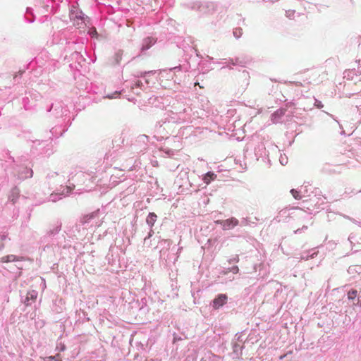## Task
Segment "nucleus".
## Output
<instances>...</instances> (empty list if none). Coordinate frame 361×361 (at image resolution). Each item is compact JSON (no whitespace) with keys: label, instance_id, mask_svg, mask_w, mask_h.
Segmentation results:
<instances>
[{"label":"nucleus","instance_id":"obj_1","mask_svg":"<svg viewBox=\"0 0 361 361\" xmlns=\"http://www.w3.org/2000/svg\"><path fill=\"white\" fill-rule=\"evenodd\" d=\"M27 160L25 157L15 160L11 156L8 157V160L6 163L11 164V175L18 180H23L26 178L32 177L33 171L32 169L27 167L25 164H18V163L24 162Z\"/></svg>","mask_w":361,"mask_h":361},{"label":"nucleus","instance_id":"obj_2","mask_svg":"<svg viewBox=\"0 0 361 361\" xmlns=\"http://www.w3.org/2000/svg\"><path fill=\"white\" fill-rule=\"evenodd\" d=\"M155 73V71H139L133 74V79L130 81H126L125 87L130 88L135 94L139 95L140 90H144L149 85V81L146 78L148 75Z\"/></svg>","mask_w":361,"mask_h":361},{"label":"nucleus","instance_id":"obj_3","mask_svg":"<svg viewBox=\"0 0 361 361\" xmlns=\"http://www.w3.org/2000/svg\"><path fill=\"white\" fill-rule=\"evenodd\" d=\"M62 224L57 221L54 224L49 226L46 234L41 238V243H46L47 247H60V243L56 238L59 231L61 230Z\"/></svg>","mask_w":361,"mask_h":361},{"label":"nucleus","instance_id":"obj_4","mask_svg":"<svg viewBox=\"0 0 361 361\" xmlns=\"http://www.w3.org/2000/svg\"><path fill=\"white\" fill-rule=\"evenodd\" d=\"M190 68V63L186 62L185 63L171 68L168 71L163 70L161 71V74L163 75V73H166L169 79H171L175 83L179 84L181 81L182 73L188 72Z\"/></svg>","mask_w":361,"mask_h":361},{"label":"nucleus","instance_id":"obj_5","mask_svg":"<svg viewBox=\"0 0 361 361\" xmlns=\"http://www.w3.org/2000/svg\"><path fill=\"white\" fill-rule=\"evenodd\" d=\"M44 109L47 112L51 113V116L56 118H63L69 114L67 106L61 101H56L47 104Z\"/></svg>","mask_w":361,"mask_h":361},{"label":"nucleus","instance_id":"obj_6","mask_svg":"<svg viewBox=\"0 0 361 361\" xmlns=\"http://www.w3.org/2000/svg\"><path fill=\"white\" fill-rule=\"evenodd\" d=\"M187 6L200 15H207L212 13L216 10V4L214 2H191Z\"/></svg>","mask_w":361,"mask_h":361},{"label":"nucleus","instance_id":"obj_7","mask_svg":"<svg viewBox=\"0 0 361 361\" xmlns=\"http://www.w3.org/2000/svg\"><path fill=\"white\" fill-rule=\"evenodd\" d=\"M191 108L185 107L181 111L172 113L171 120L177 123H189L191 121Z\"/></svg>","mask_w":361,"mask_h":361},{"label":"nucleus","instance_id":"obj_8","mask_svg":"<svg viewBox=\"0 0 361 361\" xmlns=\"http://www.w3.org/2000/svg\"><path fill=\"white\" fill-rule=\"evenodd\" d=\"M180 250L181 248H178L177 252L180 251ZM175 246H173L169 252H167V250L162 249L160 250V258L161 259L164 260L166 264L171 263L173 264L178 258V252L175 253Z\"/></svg>","mask_w":361,"mask_h":361},{"label":"nucleus","instance_id":"obj_9","mask_svg":"<svg viewBox=\"0 0 361 361\" xmlns=\"http://www.w3.org/2000/svg\"><path fill=\"white\" fill-rule=\"evenodd\" d=\"M27 94L23 99V106L27 110L32 109L35 106V102L41 98V94L37 91H30Z\"/></svg>","mask_w":361,"mask_h":361},{"label":"nucleus","instance_id":"obj_10","mask_svg":"<svg viewBox=\"0 0 361 361\" xmlns=\"http://www.w3.org/2000/svg\"><path fill=\"white\" fill-rule=\"evenodd\" d=\"M42 145V147L39 149L42 150L41 153L44 154L46 156H50L54 152V146L51 143L46 144V142L44 140H36L34 142V146L37 147V146Z\"/></svg>","mask_w":361,"mask_h":361},{"label":"nucleus","instance_id":"obj_11","mask_svg":"<svg viewBox=\"0 0 361 361\" xmlns=\"http://www.w3.org/2000/svg\"><path fill=\"white\" fill-rule=\"evenodd\" d=\"M72 190V188L69 186H66L60 190V192H53L50 195L49 197V201L56 202L62 199L63 197L67 196Z\"/></svg>","mask_w":361,"mask_h":361},{"label":"nucleus","instance_id":"obj_12","mask_svg":"<svg viewBox=\"0 0 361 361\" xmlns=\"http://www.w3.org/2000/svg\"><path fill=\"white\" fill-rule=\"evenodd\" d=\"M215 223L222 226L224 230H230L239 225V221L234 217L226 220H217Z\"/></svg>","mask_w":361,"mask_h":361},{"label":"nucleus","instance_id":"obj_13","mask_svg":"<svg viewBox=\"0 0 361 361\" xmlns=\"http://www.w3.org/2000/svg\"><path fill=\"white\" fill-rule=\"evenodd\" d=\"M38 296V292L35 290H31L27 292L26 295H21V301L26 305L30 306L36 302Z\"/></svg>","mask_w":361,"mask_h":361},{"label":"nucleus","instance_id":"obj_14","mask_svg":"<svg viewBox=\"0 0 361 361\" xmlns=\"http://www.w3.org/2000/svg\"><path fill=\"white\" fill-rule=\"evenodd\" d=\"M65 309L64 301L62 298H56L53 300L51 310L54 313H61Z\"/></svg>","mask_w":361,"mask_h":361},{"label":"nucleus","instance_id":"obj_15","mask_svg":"<svg viewBox=\"0 0 361 361\" xmlns=\"http://www.w3.org/2000/svg\"><path fill=\"white\" fill-rule=\"evenodd\" d=\"M228 297L226 294H219L213 300L212 306L214 309L217 310L225 305L227 302Z\"/></svg>","mask_w":361,"mask_h":361},{"label":"nucleus","instance_id":"obj_16","mask_svg":"<svg viewBox=\"0 0 361 361\" xmlns=\"http://www.w3.org/2000/svg\"><path fill=\"white\" fill-rule=\"evenodd\" d=\"M248 60L241 58V57H236L235 59H229L228 60V62L224 63L223 68L227 66L228 67L230 64L233 66H240L241 67H245L247 63Z\"/></svg>","mask_w":361,"mask_h":361},{"label":"nucleus","instance_id":"obj_17","mask_svg":"<svg viewBox=\"0 0 361 361\" xmlns=\"http://www.w3.org/2000/svg\"><path fill=\"white\" fill-rule=\"evenodd\" d=\"M255 154L257 158L264 157H267V158H269V151L267 150V148L263 142L259 143L255 147Z\"/></svg>","mask_w":361,"mask_h":361},{"label":"nucleus","instance_id":"obj_18","mask_svg":"<svg viewBox=\"0 0 361 361\" xmlns=\"http://www.w3.org/2000/svg\"><path fill=\"white\" fill-rule=\"evenodd\" d=\"M68 126L65 125L63 127L62 125L56 126L50 130V133L53 137H59L61 136L67 130Z\"/></svg>","mask_w":361,"mask_h":361},{"label":"nucleus","instance_id":"obj_19","mask_svg":"<svg viewBox=\"0 0 361 361\" xmlns=\"http://www.w3.org/2000/svg\"><path fill=\"white\" fill-rule=\"evenodd\" d=\"M156 42V40L150 37H146L142 40L140 51L142 53L145 52Z\"/></svg>","mask_w":361,"mask_h":361},{"label":"nucleus","instance_id":"obj_20","mask_svg":"<svg viewBox=\"0 0 361 361\" xmlns=\"http://www.w3.org/2000/svg\"><path fill=\"white\" fill-rule=\"evenodd\" d=\"M286 110L285 109H277L272 115L271 120L273 123H280L281 118L285 115Z\"/></svg>","mask_w":361,"mask_h":361},{"label":"nucleus","instance_id":"obj_21","mask_svg":"<svg viewBox=\"0 0 361 361\" xmlns=\"http://www.w3.org/2000/svg\"><path fill=\"white\" fill-rule=\"evenodd\" d=\"M20 190L17 186L11 189L8 199L13 204H16L17 200L20 197Z\"/></svg>","mask_w":361,"mask_h":361},{"label":"nucleus","instance_id":"obj_22","mask_svg":"<svg viewBox=\"0 0 361 361\" xmlns=\"http://www.w3.org/2000/svg\"><path fill=\"white\" fill-rule=\"evenodd\" d=\"M343 75L344 78L349 80H352L355 78V76H359V72H357V70H356L355 68H353L351 70L345 71L343 73Z\"/></svg>","mask_w":361,"mask_h":361},{"label":"nucleus","instance_id":"obj_23","mask_svg":"<svg viewBox=\"0 0 361 361\" xmlns=\"http://www.w3.org/2000/svg\"><path fill=\"white\" fill-rule=\"evenodd\" d=\"M232 348H233V354H234L233 357H239L240 355H242V350L243 349V346L239 345L238 343L233 342L232 343Z\"/></svg>","mask_w":361,"mask_h":361},{"label":"nucleus","instance_id":"obj_24","mask_svg":"<svg viewBox=\"0 0 361 361\" xmlns=\"http://www.w3.org/2000/svg\"><path fill=\"white\" fill-rule=\"evenodd\" d=\"M157 219V216L154 213L150 212V213H149L148 216H147L146 223L152 228V227L154 226V223L156 222Z\"/></svg>","mask_w":361,"mask_h":361},{"label":"nucleus","instance_id":"obj_25","mask_svg":"<svg viewBox=\"0 0 361 361\" xmlns=\"http://www.w3.org/2000/svg\"><path fill=\"white\" fill-rule=\"evenodd\" d=\"M19 260V257L14 255H9L5 257H3L0 259V262L2 263L4 262H16Z\"/></svg>","mask_w":361,"mask_h":361},{"label":"nucleus","instance_id":"obj_26","mask_svg":"<svg viewBox=\"0 0 361 361\" xmlns=\"http://www.w3.org/2000/svg\"><path fill=\"white\" fill-rule=\"evenodd\" d=\"M25 18V20L30 23H33L35 21V16L33 15L32 9L31 8H27Z\"/></svg>","mask_w":361,"mask_h":361},{"label":"nucleus","instance_id":"obj_27","mask_svg":"<svg viewBox=\"0 0 361 361\" xmlns=\"http://www.w3.org/2000/svg\"><path fill=\"white\" fill-rule=\"evenodd\" d=\"M216 178V174L214 172L209 171L203 177V180L205 183L209 184L212 180Z\"/></svg>","mask_w":361,"mask_h":361},{"label":"nucleus","instance_id":"obj_28","mask_svg":"<svg viewBox=\"0 0 361 361\" xmlns=\"http://www.w3.org/2000/svg\"><path fill=\"white\" fill-rule=\"evenodd\" d=\"M8 235V228L6 226H0V240L1 241H5L7 239H9Z\"/></svg>","mask_w":361,"mask_h":361},{"label":"nucleus","instance_id":"obj_29","mask_svg":"<svg viewBox=\"0 0 361 361\" xmlns=\"http://www.w3.org/2000/svg\"><path fill=\"white\" fill-rule=\"evenodd\" d=\"M171 245V242L170 240H161L159 242V246L161 247V250H167V252L169 251Z\"/></svg>","mask_w":361,"mask_h":361},{"label":"nucleus","instance_id":"obj_30","mask_svg":"<svg viewBox=\"0 0 361 361\" xmlns=\"http://www.w3.org/2000/svg\"><path fill=\"white\" fill-rule=\"evenodd\" d=\"M123 56V51L122 50H118L115 52L114 56V61L113 63L116 65H118L120 63V61L122 59Z\"/></svg>","mask_w":361,"mask_h":361},{"label":"nucleus","instance_id":"obj_31","mask_svg":"<svg viewBox=\"0 0 361 361\" xmlns=\"http://www.w3.org/2000/svg\"><path fill=\"white\" fill-rule=\"evenodd\" d=\"M148 141V137L145 135H141L138 136L137 142H142L144 144L143 149H141L140 152H142L144 150L147 149V142Z\"/></svg>","mask_w":361,"mask_h":361},{"label":"nucleus","instance_id":"obj_32","mask_svg":"<svg viewBox=\"0 0 361 361\" xmlns=\"http://www.w3.org/2000/svg\"><path fill=\"white\" fill-rule=\"evenodd\" d=\"M44 361H62L61 357L60 354H56V355H51L44 357Z\"/></svg>","mask_w":361,"mask_h":361},{"label":"nucleus","instance_id":"obj_33","mask_svg":"<svg viewBox=\"0 0 361 361\" xmlns=\"http://www.w3.org/2000/svg\"><path fill=\"white\" fill-rule=\"evenodd\" d=\"M162 150L169 157H171L174 156L178 152V151L176 150V149H169V148H167V147L166 148H164Z\"/></svg>","mask_w":361,"mask_h":361},{"label":"nucleus","instance_id":"obj_34","mask_svg":"<svg viewBox=\"0 0 361 361\" xmlns=\"http://www.w3.org/2000/svg\"><path fill=\"white\" fill-rule=\"evenodd\" d=\"M357 295V290L355 289H352L348 293V300H354Z\"/></svg>","mask_w":361,"mask_h":361},{"label":"nucleus","instance_id":"obj_35","mask_svg":"<svg viewBox=\"0 0 361 361\" xmlns=\"http://www.w3.org/2000/svg\"><path fill=\"white\" fill-rule=\"evenodd\" d=\"M72 56L73 59H75L77 61H78V63H80L81 61H84L83 56L80 54V52L75 51L73 53Z\"/></svg>","mask_w":361,"mask_h":361},{"label":"nucleus","instance_id":"obj_36","mask_svg":"<svg viewBox=\"0 0 361 361\" xmlns=\"http://www.w3.org/2000/svg\"><path fill=\"white\" fill-rule=\"evenodd\" d=\"M300 191H298L295 189H292L290 190V193L295 200H300L302 198V196L300 195Z\"/></svg>","mask_w":361,"mask_h":361},{"label":"nucleus","instance_id":"obj_37","mask_svg":"<svg viewBox=\"0 0 361 361\" xmlns=\"http://www.w3.org/2000/svg\"><path fill=\"white\" fill-rule=\"evenodd\" d=\"M316 255H317V252H314L311 253L310 255H309V254L302 255L300 258H301V259L307 260L309 259L314 258Z\"/></svg>","mask_w":361,"mask_h":361},{"label":"nucleus","instance_id":"obj_38","mask_svg":"<svg viewBox=\"0 0 361 361\" xmlns=\"http://www.w3.org/2000/svg\"><path fill=\"white\" fill-rule=\"evenodd\" d=\"M125 90L124 89H123L121 91H116L114 92V93L111 94H109L107 96L108 98L109 99H114V98H117L118 97L119 94H121L122 92H123Z\"/></svg>","mask_w":361,"mask_h":361},{"label":"nucleus","instance_id":"obj_39","mask_svg":"<svg viewBox=\"0 0 361 361\" xmlns=\"http://www.w3.org/2000/svg\"><path fill=\"white\" fill-rule=\"evenodd\" d=\"M279 161L281 165L285 166L288 164V157L286 155H280Z\"/></svg>","mask_w":361,"mask_h":361},{"label":"nucleus","instance_id":"obj_40","mask_svg":"<svg viewBox=\"0 0 361 361\" xmlns=\"http://www.w3.org/2000/svg\"><path fill=\"white\" fill-rule=\"evenodd\" d=\"M243 32L241 28H236L233 30V35L236 39H238L241 37Z\"/></svg>","mask_w":361,"mask_h":361},{"label":"nucleus","instance_id":"obj_41","mask_svg":"<svg viewBox=\"0 0 361 361\" xmlns=\"http://www.w3.org/2000/svg\"><path fill=\"white\" fill-rule=\"evenodd\" d=\"M228 271L232 272L233 274H237L239 271V269L238 266H233L231 268H228L225 273H228Z\"/></svg>","mask_w":361,"mask_h":361},{"label":"nucleus","instance_id":"obj_42","mask_svg":"<svg viewBox=\"0 0 361 361\" xmlns=\"http://www.w3.org/2000/svg\"><path fill=\"white\" fill-rule=\"evenodd\" d=\"M287 213V210L284 209V210H281L279 214L275 217V220L278 222H280L281 221V216L283 214H286Z\"/></svg>","mask_w":361,"mask_h":361},{"label":"nucleus","instance_id":"obj_43","mask_svg":"<svg viewBox=\"0 0 361 361\" xmlns=\"http://www.w3.org/2000/svg\"><path fill=\"white\" fill-rule=\"evenodd\" d=\"M56 350H59L60 352L64 351L66 350L65 344L62 343L61 342L59 343H57Z\"/></svg>","mask_w":361,"mask_h":361},{"label":"nucleus","instance_id":"obj_44","mask_svg":"<svg viewBox=\"0 0 361 361\" xmlns=\"http://www.w3.org/2000/svg\"><path fill=\"white\" fill-rule=\"evenodd\" d=\"M229 264L236 263L239 262V257L238 255L233 256L228 260Z\"/></svg>","mask_w":361,"mask_h":361},{"label":"nucleus","instance_id":"obj_45","mask_svg":"<svg viewBox=\"0 0 361 361\" xmlns=\"http://www.w3.org/2000/svg\"><path fill=\"white\" fill-rule=\"evenodd\" d=\"M314 101V105L317 107L318 109H321L323 107V104L322 103L321 101L315 99L314 97L313 98Z\"/></svg>","mask_w":361,"mask_h":361},{"label":"nucleus","instance_id":"obj_46","mask_svg":"<svg viewBox=\"0 0 361 361\" xmlns=\"http://www.w3.org/2000/svg\"><path fill=\"white\" fill-rule=\"evenodd\" d=\"M154 233V231L150 229L149 233H148V235L147 237L145 238L144 239V243L145 244H147L148 243V240L150 238V237L152 235V234Z\"/></svg>","mask_w":361,"mask_h":361},{"label":"nucleus","instance_id":"obj_47","mask_svg":"<svg viewBox=\"0 0 361 361\" xmlns=\"http://www.w3.org/2000/svg\"><path fill=\"white\" fill-rule=\"evenodd\" d=\"M286 16L289 18H292L295 13L294 10H288L286 11Z\"/></svg>","mask_w":361,"mask_h":361},{"label":"nucleus","instance_id":"obj_48","mask_svg":"<svg viewBox=\"0 0 361 361\" xmlns=\"http://www.w3.org/2000/svg\"><path fill=\"white\" fill-rule=\"evenodd\" d=\"M307 226H303L302 228H298V229L295 230V231H294V233H295V234L300 233L302 231H305V230H307Z\"/></svg>","mask_w":361,"mask_h":361},{"label":"nucleus","instance_id":"obj_49","mask_svg":"<svg viewBox=\"0 0 361 361\" xmlns=\"http://www.w3.org/2000/svg\"><path fill=\"white\" fill-rule=\"evenodd\" d=\"M161 127H162V124H161L160 122H158L156 126H155V128H156V130L158 132V133H161Z\"/></svg>","mask_w":361,"mask_h":361},{"label":"nucleus","instance_id":"obj_50","mask_svg":"<svg viewBox=\"0 0 361 361\" xmlns=\"http://www.w3.org/2000/svg\"><path fill=\"white\" fill-rule=\"evenodd\" d=\"M358 68H357V72H359V77H360V80H361V59L358 60Z\"/></svg>","mask_w":361,"mask_h":361},{"label":"nucleus","instance_id":"obj_51","mask_svg":"<svg viewBox=\"0 0 361 361\" xmlns=\"http://www.w3.org/2000/svg\"><path fill=\"white\" fill-rule=\"evenodd\" d=\"M270 149H271L272 152H279V149H278V147L276 145H271L269 146Z\"/></svg>","mask_w":361,"mask_h":361},{"label":"nucleus","instance_id":"obj_52","mask_svg":"<svg viewBox=\"0 0 361 361\" xmlns=\"http://www.w3.org/2000/svg\"><path fill=\"white\" fill-rule=\"evenodd\" d=\"M355 238V235L353 233H350L349 235L348 240L350 243L351 245L353 243V240Z\"/></svg>","mask_w":361,"mask_h":361},{"label":"nucleus","instance_id":"obj_53","mask_svg":"<svg viewBox=\"0 0 361 361\" xmlns=\"http://www.w3.org/2000/svg\"><path fill=\"white\" fill-rule=\"evenodd\" d=\"M239 224L241 226H246L248 224V220L245 218H243L240 221V223L239 222Z\"/></svg>","mask_w":361,"mask_h":361},{"label":"nucleus","instance_id":"obj_54","mask_svg":"<svg viewBox=\"0 0 361 361\" xmlns=\"http://www.w3.org/2000/svg\"><path fill=\"white\" fill-rule=\"evenodd\" d=\"M355 305H357L361 307V291H360L358 295L357 302L355 304Z\"/></svg>","mask_w":361,"mask_h":361},{"label":"nucleus","instance_id":"obj_55","mask_svg":"<svg viewBox=\"0 0 361 361\" xmlns=\"http://www.w3.org/2000/svg\"><path fill=\"white\" fill-rule=\"evenodd\" d=\"M290 354H292V351H288L287 353H286L284 355H280L279 359L280 360H283L285 357H286Z\"/></svg>","mask_w":361,"mask_h":361},{"label":"nucleus","instance_id":"obj_56","mask_svg":"<svg viewBox=\"0 0 361 361\" xmlns=\"http://www.w3.org/2000/svg\"><path fill=\"white\" fill-rule=\"evenodd\" d=\"M235 337V338H236V340H237V341H240V342H242V341H243V339H242V335H241V334H240V333H238V334H236Z\"/></svg>","mask_w":361,"mask_h":361},{"label":"nucleus","instance_id":"obj_57","mask_svg":"<svg viewBox=\"0 0 361 361\" xmlns=\"http://www.w3.org/2000/svg\"><path fill=\"white\" fill-rule=\"evenodd\" d=\"M58 176V173L56 172H52L47 175L48 178H54V176Z\"/></svg>","mask_w":361,"mask_h":361},{"label":"nucleus","instance_id":"obj_58","mask_svg":"<svg viewBox=\"0 0 361 361\" xmlns=\"http://www.w3.org/2000/svg\"><path fill=\"white\" fill-rule=\"evenodd\" d=\"M345 218H346V219H348L350 220L351 221H353V223H355V224H357V221L356 220H355V219H351V218H350L349 216H345Z\"/></svg>","mask_w":361,"mask_h":361},{"label":"nucleus","instance_id":"obj_59","mask_svg":"<svg viewBox=\"0 0 361 361\" xmlns=\"http://www.w3.org/2000/svg\"><path fill=\"white\" fill-rule=\"evenodd\" d=\"M279 0H263V1L264 2H271V3H274V2H276L278 1Z\"/></svg>","mask_w":361,"mask_h":361},{"label":"nucleus","instance_id":"obj_60","mask_svg":"<svg viewBox=\"0 0 361 361\" xmlns=\"http://www.w3.org/2000/svg\"><path fill=\"white\" fill-rule=\"evenodd\" d=\"M3 242L4 241L0 243V250H3L4 248V247H5L4 243Z\"/></svg>","mask_w":361,"mask_h":361},{"label":"nucleus","instance_id":"obj_61","mask_svg":"<svg viewBox=\"0 0 361 361\" xmlns=\"http://www.w3.org/2000/svg\"><path fill=\"white\" fill-rule=\"evenodd\" d=\"M356 107L358 108L357 106H356ZM357 111H359L360 114L361 115V108L360 109H357Z\"/></svg>","mask_w":361,"mask_h":361},{"label":"nucleus","instance_id":"obj_62","mask_svg":"<svg viewBox=\"0 0 361 361\" xmlns=\"http://www.w3.org/2000/svg\"><path fill=\"white\" fill-rule=\"evenodd\" d=\"M23 73H24V71H20L19 75H21Z\"/></svg>","mask_w":361,"mask_h":361},{"label":"nucleus","instance_id":"obj_63","mask_svg":"<svg viewBox=\"0 0 361 361\" xmlns=\"http://www.w3.org/2000/svg\"><path fill=\"white\" fill-rule=\"evenodd\" d=\"M75 18H81V16H75Z\"/></svg>","mask_w":361,"mask_h":361}]
</instances>
